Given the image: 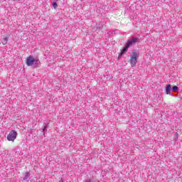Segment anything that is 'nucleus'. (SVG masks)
Instances as JSON below:
<instances>
[{"instance_id":"nucleus-2","label":"nucleus","mask_w":182,"mask_h":182,"mask_svg":"<svg viewBox=\"0 0 182 182\" xmlns=\"http://www.w3.org/2000/svg\"><path fill=\"white\" fill-rule=\"evenodd\" d=\"M16 137H18V132L15 130H11L7 135V140L8 141H15Z\"/></svg>"},{"instance_id":"nucleus-4","label":"nucleus","mask_w":182,"mask_h":182,"mask_svg":"<svg viewBox=\"0 0 182 182\" xmlns=\"http://www.w3.org/2000/svg\"><path fill=\"white\" fill-rule=\"evenodd\" d=\"M34 62H39V60H35V58H33V57L29 56L27 58L26 65H27V66H32V65H33Z\"/></svg>"},{"instance_id":"nucleus-13","label":"nucleus","mask_w":182,"mask_h":182,"mask_svg":"<svg viewBox=\"0 0 182 182\" xmlns=\"http://www.w3.org/2000/svg\"><path fill=\"white\" fill-rule=\"evenodd\" d=\"M171 96H174V95L171 94Z\"/></svg>"},{"instance_id":"nucleus-6","label":"nucleus","mask_w":182,"mask_h":182,"mask_svg":"<svg viewBox=\"0 0 182 182\" xmlns=\"http://www.w3.org/2000/svg\"><path fill=\"white\" fill-rule=\"evenodd\" d=\"M129 49V46L125 45V46L124 47V48L122 50L120 55H124V53H126V52H127V50Z\"/></svg>"},{"instance_id":"nucleus-7","label":"nucleus","mask_w":182,"mask_h":182,"mask_svg":"<svg viewBox=\"0 0 182 182\" xmlns=\"http://www.w3.org/2000/svg\"><path fill=\"white\" fill-rule=\"evenodd\" d=\"M9 36H6V37H4L3 38V40H2V44L3 45H6V43H8V41H9Z\"/></svg>"},{"instance_id":"nucleus-10","label":"nucleus","mask_w":182,"mask_h":182,"mask_svg":"<svg viewBox=\"0 0 182 182\" xmlns=\"http://www.w3.org/2000/svg\"><path fill=\"white\" fill-rule=\"evenodd\" d=\"M28 177H29V172L26 173L23 180H28Z\"/></svg>"},{"instance_id":"nucleus-1","label":"nucleus","mask_w":182,"mask_h":182,"mask_svg":"<svg viewBox=\"0 0 182 182\" xmlns=\"http://www.w3.org/2000/svg\"><path fill=\"white\" fill-rule=\"evenodd\" d=\"M139 56H140V53L136 50H134L131 54V59H130V65L132 68H134L137 64V59H139Z\"/></svg>"},{"instance_id":"nucleus-14","label":"nucleus","mask_w":182,"mask_h":182,"mask_svg":"<svg viewBox=\"0 0 182 182\" xmlns=\"http://www.w3.org/2000/svg\"><path fill=\"white\" fill-rule=\"evenodd\" d=\"M43 134L45 135V132H43Z\"/></svg>"},{"instance_id":"nucleus-3","label":"nucleus","mask_w":182,"mask_h":182,"mask_svg":"<svg viewBox=\"0 0 182 182\" xmlns=\"http://www.w3.org/2000/svg\"><path fill=\"white\" fill-rule=\"evenodd\" d=\"M137 41H139L137 38H130L127 41L126 46H128V48H130L132 45H134V43H136Z\"/></svg>"},{"instance_id":"nucleus-15","label":"nucleus","mask_w":182,"mask_h":182,"mask_svg":"<svg viewBox=\"0 0 182 182\" xmlns=\"http://www.w3.org/2000/svg\"><path fill=\"white\" fill-rule=\"evenodd\" d=\"M176 136H178V134L176 133Z\"/></svg>"},{"instance_id":"nucleus-12","label":"nucleus","mask_w":182,"mask_h":182,"mask_svg":"<svg viewBox=\"0 0 182 182\" xmlns=\"http://www.w3.org/2000/svg\"><path fill=\"white\" fill-rule=\"evenodd\" d=\"M60 182H63V178H61V179L60 180Z\"/></svg>"},{"instance_id":"nucleus-11","label":"nucleus","mask_w":182,"mask_h":182,"mask_svg":"<svg viewBox=\"0 0 182 182\" xmlns=\"http://www.w3.org/2000/svg\"><path fill=\"white\" fill-rule=\"evenodd\" d=\"M46 126H44V127H43V128H42V130L43 131V132H45V130H46Z\"/></svg>"},{"instance_id":"nucleus-5","label":"nucleus","mask_w":182,"mask_h":182,"mask_svg":"<svg viewBox=\"0 0 182 182\" xmlns=\"http://www.w3.org/2000/svg\"><path fill=\"white\" fill-rule=\"evenodd\" d=\"M171 85L170 84L166 85V95H171Z\"/></svg>"},{"instance_id":"nucleus-16","label":"nucleus","mask_w":182,"mask_h":182,"mask_svg":"<svg viewBox=\"0 0 182 182\" xmlns=\"http://www.w3.org/2000/svg\"><path fill=\"white\" fill-rule=\"evenodd\" d=\"M55 1H59V0H55Z\"/></svg>"},{"instance_id":"nucleus-9","label":"nucleus","mask_w":182,"mask_h":182,"mask_svg":"<svg viewBox=\"0 0 182 182\" xmlns=\"http://www.w3.org/2000/svg\"><path fill=\"white\" fill-rule=\"evenodd\" d=\"M177 90H178V87H177V86H173V87H172V91L173 92H177Z\"/></svg>"},{"instance_id":"nucleus-8","label":"nucleus","mask_w":182,"mask_h":182,"mask_svg":"<svg viewBox=\"0 0 182 182\" xmlns=\"http://www.w3.org/2000/svg\"><path fill=\"white\" fill-rule=\"evenodd\" d=\"M53 8L54 9H56L58 8V3H56V1L53 2Z\"/></svg>"}]
</instances>
